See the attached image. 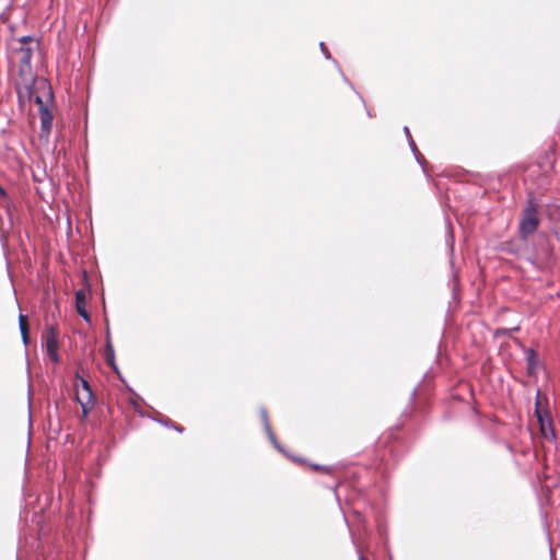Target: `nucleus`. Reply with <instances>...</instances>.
Wrapping results in <instances>:
<instances>
[{"label": "nucleus", "mask_w": 560, "mask_h": 560, "mask_svg": "<svg viewBox=\"0 0 560 560\" xmlns=\"http://www.w3.org/2000/svg\"><path fill=\"white\" fill-rule=\"evenodd\" d=\"M319 47H320V50L323 51V54L325 55L326 58H330V54L328 51V48L327 46L325 45V43H320L319 44Z\"/></svg>", "instance_id": "14"}, {"label": "nucleus", "mask_w": 560, "mask_h": 560, "mask_svg": "<svg viewBox=\"0 0 560 560\" xmlns=\"http://www.w3.org/2000/svg\"><path fill=\"white\" fill-rule=\"evenodd\" d=\"M38 46V43L33 36H22L19 38H11L8 42V58L9 62L13 67L19 68V73L21 77L28 75L31 82L35 78L32 77L31 70V60L33 56L34 48Z\"/></svg>", "instance_id": "2"}, {"label": "nucleus", "mask_w": 560, "mask_h": 560, "mask_svg": "<svg viewBox=\"0 0 560 560\" xmlns=\"http://www.w3.org/2000/svg\"><path fill=\"white\" fill-rule=\"evenodd\" d=\"M20 330L22 335V339L24 345L28 343V324L27 319L24 315H20L19 317Z\"/></svg>", "instance_id": "8"}, {"label": "nucleus", "mask_w": 560, "mask_h": 560, "mask_svg": "<svg viewBox=\"0 0 560 560\" xmlns=\"http://www.w3.org/2000/svg\"><path fill=\"white\" fill-rule=\"evenodd\" d=\"M510 331H511V330H509V329H503V330H502V334H509Z\"/></svg>", "instance_id": "17"}, {"label": "nucleus", "mask_w": 560, "mask_h": 560, "mask_svg": "<svg viewBox=\"0 0 560 560\" xmlns=\"http://www.w3.org/2000/svg\"><path fill=\"white\" fill-rule=\"evenodd\" d=\"M525 354L527 363V373L528 375H535L539 366L537 354L534 349H526Z\"/></svg>", "instance_id": "7"}, {"label": "nucleus", "mask_w": 560, "mask_h": 560, "mask_svg": "<svg viewBox=\"0 0 560 560\" xmlns=\"http://www.w3.org/2000/svg\"><path fill=\"white\" fill-rule=\"evenodd\" d=\"M541 432H542V434H544V436H545L546 439H549V438H550V439H553V438H555V433H553V431H552L551 429H549V431H547V430H546V428H545V425H544L542 423H541Z\"/></svg>", "instance_id": "12"}, {"label": "nucleus", "mask_w": 560, "mask_h": 560, "mask_svg": "<svg viewBox=\"0 0 560 560\" xmlns=\"http://www.w3.org/2000/svg\"><path fill=\"white\" fill-rule=\"evenodd\" d=\"M359 560H366V558L364 556L360 555Z\"/></svg>", "instance_id": "16"}, {"label": "nucleus", "mask_w": 560, "mask_h": 560, "mask_svg": "<svg viewBox=\"0 0 560 560\" xmlns=\"http://www.w3.org/2000/svg\"><path fill=\"white\" fill-rule=\"evenodd\" d=\"M0 196L3 198L7 197L5 190L1 186H0Z\"/></svg>", "instance_id": "15"}, {"label": "nucleus", "mask_w": 560, "mask_h": 560, "mask_svg": "<svg viewBox=\"0 0 560 560\" xmlns=\"http://www.w3.org/2000/svg\"><path fill=\"white\" fill-rule=\"evenodd\" d=\"M75 308L81 317H83L86 322L90 320V315L86 311L85 293L81 290L75 292Z\"/></svg>", "instance_id": "6"}, {"label": "nucleus", "mask_w": 560, "mask_h": 560, "mask_svg": "<svg viewBox=\"0 0 560 560\" xmlns=\"http://www.w3.org/2000/svg\"><path fill=\"white\" fill-rule=\"evenodd\" d=\"M25 81V93L30 100H33L38 105L39 118H40V132L42 139L48 140L52 128V114L48 108V103L52 101V91L48 81L44 78H37L33 80V84H27Z\"/></svg>", "instance_id": "1"}, {"label": "nucleus", "mask_w": 560, "mask_h": 560, "mask_svg": "<svg viewBox=\"0 0 560 560\" xmlns=\"http://www.w3.org/2000/svg\"><path fill=\"white\" fill-rule=\"evenodd\" d=\"M404 131H405L406 136H407V137L409 138V140H410V147H411V149H412V150H416V143H415V141H413V140H412V138H411V135H410L409 128H408V127H405Z\"/></svg>", "instance_id": "13"}, {"label": "nucleus", "mask_w": 560, "mask_h": 560, "mask_svg": "<svg viewBox=\"0 0 560 560\" xmlns=\"http://www.w3.org/2000/svg\"><path fill=\"white\" fill-rule=\"evenodd\" d=\"M77 382H78L77 384L79 385L80 390H83V392L92 390L89 382L84 377L77 375Z\"/></svg>", "instance_id": "9"}, {"label": "nucleus", "mask_w": 560, "mask_h": 560, "mask_svg": "<svg viewBox=\"0 0 560 560\" xmlns=\"http://www.w3.org/2000/svg\"><path fill=\"white\" fill-rule=\"evenodd\" d=\"M106 361L108 364H112L114 361V350L109 342L107 343V349H106Z\"/></svg>", "instance_id": "11"}, {"label": "nucleus", "mask_w": 560, "mask_h": 560, "mask_svg": "<svg viewBox=\"0 0 560 560\" xmlns=\"http://www.w3.org/2000/svg\"><path fill=\"white\" fill-rule=\"evenodd\" d=\"M261 417H262V420L265 422L266 431L268 432L270 438H273L272 436V432H271V428H270V424H269V421H268V415H267V410L266 409H261Z\"/></svg>", "instance_id": "10"}, {"label": "nucleus", "mask_w": 560, "mask_h": 560, "mask_svg": "<svg viewBox=\"0 0 560 560\" xmlns=\"http://www.w3.org/2000/svg\"><path fill=\"white\" fill-rule=\"evenodd\" d=\"M540 223L538 206L529 200L523 210L522 218L518 225V234L522 240H527L528 236L534 234Z\"/></svg>", "instance_id": "3"}, {"label": "nucleus", "mask_w": 560, "mask_h": 560, "mask_svg": "<svg viewBox=\"0 0 560 560\" xmlns=\"http://www.w3.org/2000/svg\"><path fill=\"white\" fill-rule=\"evenodd\" d=\"M43 345L46 349L47 355L51 361L58 362V331L55 327L50 326L43 336Z\"/></svg>", "instance_id": "4"}, {"label": "nucleus", "mask_w": 560, "mask_h": 560, "mask_svg": "<svg viewBox=\"0 0 560 560\" xmlns=\"http://www.w3.org/2000/svg\"><path fill=\"white\" fill-rule=\"evenodd\" d=\"M77 390H75V398L77 401L80 404L82 408V419H86L90 410L94 406V395L92 390H80L79 385L75 384Z\"/></svg>", "instance_id": "5"}]
</instances>
